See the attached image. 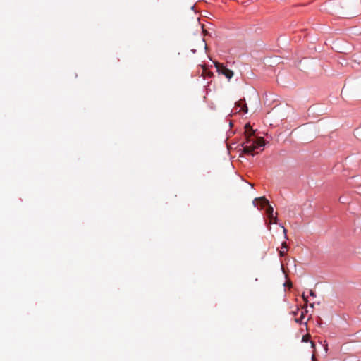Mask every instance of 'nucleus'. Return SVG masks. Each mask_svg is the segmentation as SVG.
<instances>
[{"instance_id": "39448f33", "label": "nucleus", "mask_w": 361, "mask_h": 361, "mask_svg": "<svg viewBox=\"0 0 361 361\" xmlns=\"http://www.w3.org/2000/svg\"><path fill=\"white\" fill-rule=\"evenodd\" d=\"M287 250H288V246L286 245V243L283 242L281 244V250H280V252H279L280 257L284 256Z\"/></svg>"}, {"instance_id": "2eb2a0df", "label": "nucleus", "mask_w": 361, "mask_h": 361, "mask_svg": "<svg viewBox=\"0 0 361 361\" xmlns=\"http://www.w3.org/2000/svg\"><path fill=\"white\" fill-rule=\"evenodd\" d=\"M312 346L314 347V343L313 342H312Z\"/></svg>"}, {"instance_id": "f257e3e1", "label": "nucleus", "mask_w": 361, "mask_h": 361, "mask_svg": "<svg viewBox=\"0 0 361 361\" xmlns=\"http://www.w3.org/2000/svg\"><path fill=\"white\" fill-rule=\"evenodd\" d=\"M245 141L243 143V152L245 154L254 156L264 149L265 142L263 137H255L250 124L245 126Z\"/></svg>"}, {"instance_id": "423d86ee", "label": "nucleus", "mask_w": 361, "mask_h": 361, "mask_svg": "<svg viewBox=\"0 0 361 361\" xmlns=\"http://www.w3.org/2000/svg\"><path fill=\"white\" fill-rule=\"evenodd\" d=\"M269 224H278L277 213H275V216L271 219H269Z\"/></svg>"}, {"instance_id": "1a4fd4ad", "label": "nucleus", "mask_w": 361, "mask_h": 361, "mask_svg": "<svg viewBox=\"0 0 361 361\" xmlns=\"http://www.w3.org/2000/svg\"><path fill=\"white\" fill-rule=\"evenodd\" d=\"M339 202L343 204L347 203V201L345 200L343 197H340Z\"/></svg>"}, {"instance_id": "7ed1b4c3", "label": "nucleus", "mask_w": 361, "mask_h": 361, "mask_svg": "<svg viewBox=\"0 0 361 361\" xmlns=\"http://www.w3.org/2000/svg\"><path fill=\"white\" fill-rule=\"evenodd\" d=\"M215 67L216 68L217 72L219 74L224 75L226 78L228 80L231 79L233 76L234 73L233 71L228 69L225 65L220 63H214Z\"/></svg>"}, {"instance_id": "20e7f679", "label": "nucleus", "mask_w": 361, "mask_h": 361, "mask_svg": "<svg viewBox=\"0 0 361 361\" xmlns=\"http://www.w3.org/2000/svg\"><path fill=\"white\" fill-rule=\"evenodd\" d=\"M247 110L248 109H247L246 104L242 100H240V101L235 102V106L233 109L234 113L243 112V114H247Z\"/></svg>"}, {"instance_id": "9d476101", "label": "nucleus", "mask_w": 361, "mask_h": 361, "mask_svg": "<svg viewBox=\"0 0 361 361\" xmlns=\"http://www.w3.org/2000/svg\"><path fill=\"white\" fill-rule=\"evenodd\" d=\"M302 298L305 302H307V296H305V293H302Z\"/></svg>"}, {"instance_id": "f03ea898", "label": "nucleus", "mask_w": 361, "mask_h": 361, "mask_svg": "<svg viewBox=\"0 0 361 361\" xmlns=\"http://www.w3.org/2000/svg\"><path fill=\"white\" fill-rule=\"evenodd\" d=\"M253 204L258 209L261 210L265 208L266 214L269 219H271L275 214H274V208L269 204V201L264 197L255 198L253 200Z\"/></svg>"}, {"instance_id": "f8f14e48", "label": "nucleus", "mask_w": 361, "mask_h": 361, "mask_svg": "<svg viewBox=\"0 0 361 361\" xmlns=\"http://www.w3.org/2000/svg\"><path fill=\"white\" fill-rule=\"evenodd\" d=\"M298 312H299V310L298 309V310H297V312H294V311H293V314L294 315H296V314H297V313H298Z\"/></svg>"}, {"instance_id": "9b49d317", "label": "nucleus", "mask_w": 361, "mask_h": 361, "mask_svg": "<svg viewBox=\"0 0 361 361\" xmlns=\"http://www.w3.org/2000/svg\"><path fill=\"white\" fill-rule=\"evenodd\" d=\"M310 295H311L312 297H316L315 293L314 291H312V290L310 291Z\"/></svg>"}, {"instance_id": "4468645a", "label": "nucleus", "mask_w": 361, "mask_h": 361, "mask_svg": "<svg viewBox=\"0 0 361 361\" xmlns=\"http://www.w3.org/2000/svg\"><path fill=\"white\" fill-rule=\"evenodd\" d=\"M360 130V129H357V130H356V133H357V134H359Z\"/></svg>"}, {"instance_id": "ddd939ff", "label": "nucleus", "mask_w": 361, "mask_h": 361, "mask_svg": "<svg viewBox=\"0 0 361 361\" xmlns=\"http://www.w3.org/2000/svg\"><path fill=\"white\" fill-rule=\"evenodd\" d=\"M302 341H307L306 336H303V338H302Z\"/></svg>"}, {"instance_id": "6e6552de", "label": "nucleus", "mask_w": 361, "mask_h": 361, "mask_svg": "<svg viewBox=\"0 0 361 361\" xmlns=\"http://www.w3.org/2000/svg\"><path fill=\"white\" fill-rule=\"evenodd\" d=\"M279 226L283 228V233H284V235H285V238H287V235H286V232H287V230L284 228V226L281 224H279Z\"/></svg>"}, {"instance_id": "0eeeda50", "label": "nucleus", "mask_w": 361, "mask_h": 361, "mask_svg": "<svg viewBox=\"0 0 361 361\" xmlns=\"http://www.w3.org/2000/svg\"><path fill=\"white\" fill-rule=\"evenodd\" d=\"M303 318H304V312L302 311H301L300 317L299 318H296L295 322L297 323L301 324V323H302Z\"/></svg>"}]
</instances>
